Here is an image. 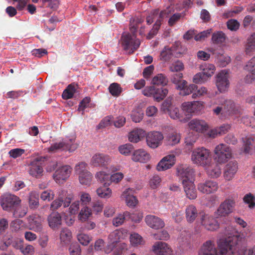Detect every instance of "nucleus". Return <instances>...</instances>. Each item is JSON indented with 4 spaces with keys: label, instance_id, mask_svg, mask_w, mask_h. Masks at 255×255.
I'll use <instances>...</instances> for the list:
<instances>
[{
    "label": "nucleus",
    "instance_id": "obj_1",
    "mask_svg": "<svg viewBox=\"0 0 255 255\" xmlns=\"http://www.w3.org/2000/svg\"><path fill=\"white\" fill-rule=\"evenodd\" d=\"M243 238L238 234L233 236L221 239L218 243L220 255H244L241 249Z\"/></svg>",
    "mask_w": 255,
    "mask_h": 255
},
{
    "label": "nucleus",
    "instance_id": "obj_2",
    "mask_svg": "<svg viewBox=\"0 0 255 255\" xmlns=\"http://www.w3.org/2000/svg\"><path fill=\"white\" fill-rule=\"evenodd\" d=\"M75 134L66 137L58 142L52 144L48 148L49 152H55L58 150H68L70 152L74 151L79 146V143L76 142Z\"/></svg>",
    "mask_w": 255,
    "mask_h": 255
},
{
    "label": "nucleus",
    "instance_id": "obj_3",
    "mask_svg": "<svg viewBox=\"0 0 255 255\" xmlns=\"http://www.w3.org/2000/svg\"><path fill=\"white\" fill-rule=\"evenodd\" d=\"M211 155L210 150L201 147L194 149L191 154V160L198 165L207 166L211 162Z\"/></svg>",
    "mask_w": 255,
    "mask_h": 255
},
{
    "label": "nucleus",
    "instance_id": "obj_4",
    "mask_svg": "<svg viewBox=\"0 0 255 255\" xmlns=\"http://www.w3.org/2000/svg\"><path fill=\"white\" fill-rule=\"evenodd\" d=\"M214 154L215 161L218 164H223L232 157V151L230 146L224 143H220L215 147Z\"/></svg>",
    "mask_w": 255,
    "mask_h": 255
},
{
    "label": "nucleus",
    "instance_id": "obj_5",
    "mask_svg": "<svg viewBox=\"0 0 255 255\" xmlns=\"http://www.w3.org/2000/svg\"><path fill=\"white\" fill-rule=\"evenodd\" d=\"M122 45L125 50H129V53H132L139 47L140 42L134 35L126 34L122 37Z\"/></svg>",
    "mask_w": 255,
    "mask_h": 255
},
{
    "label": "nucleus",
    "instance_id": "obj_6",
    "mask_svg": "<svg viewBox=\"0 0 255 255\" xmlns=\"http://www.w3.org/2000/svg\"><path fill=\"white\" fill-rule=\"evenodd\" d=\"M21 200L14 195L7 194L3 196L1 201L3 209L7 211H12L17 205H20Z\"/></svg>",
    "mask_w": 255,
    "mask_h": 255
},
{
    "label": "nucleus",
    "instance_id": "obj_7",
    "mask_svg": "<svg viewBox=\"0 0 255 255\" xmlns=\"http://www.w3.org/2000/svg\"><path fill=\"white\" fill-rule=\"evenodd\" d=\"M72 195H69L66 196V193L64 191H61V194L58 195L57 199L54 200L50 205L51 210H56L60 208L62 205L64 208L68 207L72 200Z\"/></svg>",
    "mask_w": 255,
    "mask_h": 255
},
{
    "label": "nucleus",
    "instance_id": "obj_8",
    "mask_svg": "<svg viewBox=\"0 0 255 255\" xmlns=\"http://www.w3.org/2000/svg\"><path fill=\"white\" fill-rule=\"evenodd\" d=\"M218 188V183L212 180H207L198 183L197 185L198 191L201 193L206 195L216 192Z\"/></svg>",
    "mask_w": 255,
    "mask_h": 255
},
{
    "label": "nucleus",
    "instance_id": "obj_9",
    "mask_svg": "<svg viewBox=\"0 0 255 255\" xmlns=\"http://www.w3.org/2000/svg\"><path fill=\"white\" fill-rule=\"evenodd\" d=\"M235 205V202L232 199H226L222 202L215 214L216 217H225L231 213L234 210Z\"/></svg>",
    "mask_w": 255,
    "mask_h": 255
},
{
    "label": "nucleus",
    "instance_id": "obj_10",
    "mask_svg": "<svg viewBox=\"0 0 255 255\" xmlns=\"http://www.w3.org/2000/svg\"><path fill=\"white\" fill-rule=\"evenodd\" d=\"M72 170V168L69 165L62 166L56 170L53 174V178L56 183H62L69 178Z\"/></svg>",
    "mask_w": 255,
    "mask_h": 255
},
{
    "label": "nucleus",
    "instance_id": "obj_11",
    "mask_svg": "<svg viewBox=\"0 0 255 255\" xmlns=\"http://www.w3.org/2000/svg\"><path fill=\"white\" fill-rule=\"evenodd\" d=\"M216 86L220 92H225L229 87V72L227 70H223L216 76Z\"/></svg>",
    "mask_w": 255,
    "mask_h": 255
},
{
    "label": "nucleus",
    "instance_id": "obj_12",
    "mask_svg": "<svg viewBox=\"0 0 255 255\" xmlns=\"http://www.w3.org/2000/svg\"><path fill=\"white\" fill-rule=\"evenodd\" d=\"M177 174L182 181H194V171L192 168L185 165H181L177 168Z\"/></svg>",
    "mask_w": 255,
    "mask_h": 255
},
{
    "label": "nucleus",
    "instance_id": "obj_13",
    "mask_svg": "<svg viewBox=\"0 0 255 255\" xmlns=\"http://www.w3.org/2000/svg\"><path fill=\"white\" fill-rule=\"evenodd\" d=\"M123 238V233L120 230H116L108 236V245L105 249V253H110L115 247V245Z\"/></svg>",
    "mask_w": 255,
    "mask_h": 255
},
{
    "label": "nucleus",
    "instance_id": "obj_14",
    "mask_svg": "<svg viewBox=\"0 0 255 255\" xmlns=\"http://www.w3.org/2000/svg\"><path fill=\"white\" fill-rule=\"evenodd\" d=\"M163 139L162 134L158 131L149 132L146 136L147 144L152 148L157 147L161 144Z\"/></svg>",
    "mask_w": 255,
    "mask_h": 255
},
{
    "label": "nucleus",
    "instance_id": "obj_15",
    "mask_svg": "<svg viewBox=\"0 0 255 255\" xmlns=\"http://www.w3.org/2000/svg\"><path fill=\"white\" fill-rule=\"evenodd\" d=\"M224 115L230 116L240 115L241 108L239 105L236 104L233 101L226 100L224 104Z\"/></svg>",
    "mask_w": 255,
    "mask_h": 255
},
{
    "label": "nucleus",
    "instance_id": "obj_16",
    "mask_svg": "<svg viewBox=\"0 0 255 255\" xmlns=\"http://www.w3.org/2000/svg\"><path fill=\"white\" fill-rule=\"evenodd\" d=\"M144 221L148 227L155 230L162 229L165 226L164 222L162 219L152 215L146 216Z\"/></svg>",
    "mask_w": 255,
    "mask_h": 255
},
{
    "label": "nucleus",
    "instance_id": "obj_17",
    "mask_svg": "<svg viewBox=\"0 0 255 255\" xmlns=\"http://www.w3.org/2000/svg\"><path fill=\"white\" fill-rule=\"evenodd\" d=\"M238 169L236 161H231L226 164L224 168L223 176L225 180L230 181L235 176Z\"/></svg>",
    "mask_w": 255,
    "mask_h": 255
},
{
    "label": "nucleus",
    "instance_id": "obj_18",
    "mask_svg": "<svg viewBox=\"0 0 255 255\" xmlns=\"http://www.w3.org/2000/svg\"><path fill=\"white\" fill-rule=\"evenodd\" d=\"M202 225L209 231H215L219 227L218 221L212 216L205 214L202 216L201 219Z\"/></svg>",
    "mask_w": 255,
    "mask_h": 255
},
{
    "label": "nucleus",
    "instance_id": "obj_19",
    "mask_svg": "<svg viewBox=\"0 0 255 255\" xmlns=\"http://www.w3.org/2000/svg\"><path fill=\"white\" fill-rule=\"evenodd\" d=\"M184 191L186 197L190 199L193 200L197 196V191L194 183V181H182Z\"/></svg>",
    "mask_w": 255,
    "mask_h": 255
},
{
    "label": "nucleus",
    "instance_id": "obj_20",
    "mask_svg": "<svg viewBox=\"0 0 255 255\" xmlns=\"http://www.w3.org/2000/svg\"><path fill=\"white\" fill-rule=\"evenodd\" d=\"M175 156L173 154L164 157L157 165V170L160 171L170 168L175 164Z\"/></svg>",
    "mask_w": 255,
    "mask_h": 255
},
{
    "label": "nucleus",
    "instance_id": "obj_21",
    "mask_svg": "<svg viewBox=\"0 0 255 255\" xmlns=\"http://www.w3.org/2000/svg\"><path fill=\"white\" fill-rule=\"evenodd\" d=\"M111 161L110 157L103 153H97L95 154L91 160V164L95 166H104Z\"/></svg>",
    "mask_w": 255,
    "mask_h": 255
},
{
    "label": "nucleus",
    "instance_id": "obj_22",
    "mask_svg": "<svg viewBox=\"0 0 255 255\" xmlns=\"http://www.w3.org/2000/svg\"><path fill=\"white\" fill-rule=\"evenodd\" d=\"M150 158V154L143 149L134 150L131 156V159L135 162L146 163Z\"/></svg>",
    "mask_w": 255,
    "mask_h": 255
},
{
    "label": "nucleus",
    "instance_id": "obj_23",
    "mask_svg": "<svg viewBox=\"0 0 255 255\" xmlns=\"http://www.w3.org/2000/svg\"><path fill=\"white\" fill-rule=\"evenodd\" d=\"M199 255H218L217 250L213 241L209 240L204 243L199 253Z\"/></svg>",
    "mask_w": 255,
    "mask_h": 255
},
{
    "label": "nucleus",
    "instance_id": "obj_24",
    "mask_svg": "<svg viewBox=\"0 0 255 255\" xmlns=\"http://www.w3.org/2000/svg\"><path fill=\"white\" fill-rule=\"evenodd\" d=\"M152 250L156 255H170L171 253L168 245L163 242H156L153 246Z\"/></svg>",
    "mask_w": 255,
    "mask_h": 255
},
{
    "label": "nucleus",
    "instance_id": "obj_25",
    "mask_svg": "<svg viewBox=\"0 0 255 255\" xmlns=\"http://www.w3.org/2000/svg\"><path fill=\"white\" fill-rule=\"evenodd\" d=\"M197 89V86L195 84L187 85V82L185 80H183L177 87V90H179L180 95L182 96H187L193 93Z\"/></svg>",
    "mask_w": 255,
    "mask_h": 255
},
{
    "label": "nucleus",
    "instance_id": "obj_26",
    "mask_svg": "<svg viewBox=\"0 0 255 255\" xmlns=\"http://www.w3.org/2000/svg\"><path fill=\"white\" fill-rule=\"evenodd\" d=\"M189 127L191 129L199 132H202L208 128V126L205 121L197 119L191 120L189 123Z\"/></svg>",
    "mask_w": 255,
    "mask_h": 255
},
{
    "label": "nucleus",
    "instance_id": "obj_27",
    "mask_svg": "<svg viewBox=\"0 0 255 255\" xmlns=\"http://www.w3.org/2000/svg\"><path fill=\"white\" fill-rule=\"evenodd\" d=\"M47 220L49 227L52 229H55L61 225L62 217L59 213L53 212L48 216Z\"/></svg>",
    "mask_w": 255,
    "mask_h": 255
},
{
    "label": "nucleus",
    "instance_id": "obj_28",
    "mask_svg": "<svg viewBox=\"0 0 255 255\" xmlns=\"http://www.w3.org/2000/svg\"><path fill=\"white\" fill-rule=\"evenodd\" d=\"M133 190L131 188L127 189L122 194L121 197L125 199L127 205L128 207H134L137 203V200L132 195Z\"/></svg>",
    "mask_w": 255,
    "mask_h": 255
},
{
    "label": "nucleus",
    "instance_id": "obj_29",
    "mask_svg": "<svg viewBox=\"0 0 255 255\" xmlns=\"http://www.w3.org/2000/svg\"><path fill=\"white\" fill-rule=\"evenodd\" d=\"M43 171L42 166L39 161L34 160L31 162L29 169V173L31 175L38 177L42 175Z\"/></svg>",
    "mask_w": 255,
    "mask_h": 255
},
{
    "label": "nucleus",
    "instance_id": "obj_30",
    "mask_svg": "<svg viewBox=\"0 0 255 255\" xmlns=\"http://www.w3.org/2000/svg\"><path fill=\"white\" fill-rule=\"evenodd\" d=\"M133 214H130L128 211H125L123 214H120L113 220V224L116 227L122 225L125 221L131 219L133 220Z\"/></svg>",
    "mask_w": 255,
    "mask_h": 255
},
{
    "label": "nucleus",
    "instance_id": "obj_31",
    "mask_svg": "<svg viewBox=\"0 0 255 255\" xmlns=\"http://www.w3.org/2000/svg\"><path fill=\"white\" fill-rule=\"evenodd\" d=\"M198 215V211L195 206L190 205L187 206L185 210V217L188 223H193L195 220Z\"/></svg>",
    "mask_w": 255,
    "mask_h": 255
},
{
    "label": "nucleus",
    "instance_id": "obj_32",
    "mask_svg": "<svg viewBox=\"0 0 255 255\" xmlns=\"http://www.w3.org/2000/svg\"><path fill=\"white\" fill-rule=\"evenodd\" d=\"M146 133L141 128H135L129 133L128 140L133 143H137L144 137Z\"/></svg>",
    "mask_w": 255,
    "mask_h": 255
},
{
    "label": "nucleus",
    "instance_id": "obj_33",
    "mask_svg": "<svg viewBox=\"0 0 255 255\" xmlns=\"http://www.w3.org/2000/svg\"><path fill=\"white\" fill-rule=\"evenodd\" d=\"M207 166L206 170L209 176L213 178H217L221 175L222 173L221 168L218 163H213Z\"/></svg>",
    "mask_w": 255,
    "mask_h": 255
},
{
    "label": "nucleus",
    "instance_id": "obj_34",
    "mask_svg": "<svg viewBox=\"0 0 255 255\" xmlns=\"http://www.w3.org/2000/svg\"><path fill=\"white\" fill-rule=\"evenodd\" d=\"M78 86L77 84H71L63 92L62 97L63 99L67 100L72 98L74 94L77 92Z\"/></svg>",
    "mask_w": 255,
    "mask_h": 255
},
{
    "label": "nucleus",
    "instance_id": "obj_35",
    "mask_svg": "<svg viewBox=\"0 0 255 255\" xmlns=\"http://www.w3.org/2000/svg\"><path fill=\"white\" fill-rule=\"evenodd\" d=\"M29 207L30 209L34 210L38 208L39 205V195L35 192L30 193L28 198Z\"/></svg>",
    "mask_w": 255,
    "mask_h": 255
},
{
    "label": "nucleus",
    "instance_id": "obj_36",
    "mask_svg": "<svg viewBox=\"0 0 255 255\" xmlns=\"http://www.w3.org/2000/svg\"><path fill=\"white\" fill-rule=\"evenodd\" d=\"M255 51V33L251 34L247 39V43L245 45V52L250 55Z\"/></svg>",
    "mask_w": 255,
    "mask_h": 255
},
{
    "label": "nucleus",
    "instance_id": "obj_37",
    "mask_svg": "<svg viewBox=\"0 0 255 255\" xmlns=\"http://www.w3.org/2000/svg\"><path fill=\"white\" fill-rule=\"evenodd\" d=\"M198 104V101L184 102L182 104V109L187 115H189L195 112Z\"/></svg>",
    "mask_w": 255,
    "mask_h": 255
},
{
    "label": "nucleus",
    "instance_id": "obj_38",
    "mask_svg": "<svg viewBox=\"0 0 255 255\" xmlns=\"http://www.w3.org/2000/svg\"><path fill=\"white\" fill-rule=\"evenodd\" d=\"M244 142V151L246 153H249L250 150L255 148V135H251L247 136Z\"/></svg>",
    "mask_w": 255,
    "mask_h": 255
},
{
    "label": "nucleus",
    "instance_id": "obj_39",
    "mask_svg": "<svg viewBox=\"0 0 255 255\" xmlns=\"http://www.w3.org/2000/svg\"><path fill=\"white\" fill-rule=\"evenodd\" d=\"M92 179V174L90 172H83L79 174L80 183L82 185L89 186Z\"/></svg>",
    "mask_w": 255,
    "mask_h": 255
},
{
    "label": "nucleus",
    "instance_id": "obj_40",
    "mask_svg": "<svg viewBox=\"0 0 255 255\" xmlns=\"http://www.w3.org/2000/svg\"><path fill=\"white\" fill-rule=\"evenodd\" d=\"M96 178L104 186H109L111 184L110 175L104 171H100L96 174Z\"/></svg>",
    "mask_w": 255,
    "mask_h": 255
},
{
    "label": "nucleus",
    "instance_id": "obj_41",
    "mask_svg": "<svg viewBox=\"0 0 255 255\" xmlns=\"http://www.w3.org/2000/svg\"><path fill=\"white\" fill-rule=\"evenodd\" d=\"M168 82V79L163 74H158L155 76L151 81V84L154 85L165 86Z\"/></svg>",
    "mask_w": 255,
    "mask_h": 255
},
{
    "label": "nucleus",
    "instance_id": "obj_42",
    "mask_svg": "<svg viewBox=\"0 0 255 255\" xmlns=\"http://www.w3.org/2000/svg\"><path fill=\"white\" fill-rule=\"evenodd\" d=\"M226 35L222 31H218L213 33L212 41L214 44H221L225 41Z\"/></svg>",
    "mask_w": 255,
    "mask_h": 255
},
{
    "label": "nucleus",
    "instance_id": "obj_43",
    "mask_svg": "<svg viewBox=\"0 0 255 255\" xmlns=\"http://www.w3.org/2000/svg\"><path fill=\"white\" fill-rule=\"evenodd\" d=\"M166 139L167 144L171 145H174L179 142L180 135V134L177 132H173L168 134Z\"/></svg>",
    "mask_w": 255,
    "mask_h": 255
},
{
    "label": "nucleus",
    "instance_id": "obj_44",
    "mask_svg": "<svg viewBox=\"0 0 255 255\" xmlns=\"http://www.w3.org/2000/svg\"><path fill=\"white\" fill-rule=\"evenodd\" d=\"M231 128V126L229 124H223L220 127L216 128L213 130H212L211 132L213 133V137H214L215 135H217L218 134L222 135L227 132ZM212 134H210L211 136Z\"/></svg>",
    "mask_w": 255,
    "mask_h": 255
},
{
    "label": "nucleus",
    "instance_id": "obj_45",
    "mask_svg": "<svg viewBox=\"0 0 255 255\" xmlns=\"http://www.w3.org/2000/svg\"><path fill=\"white\" fill-rule=\"evenodd\" d=\"M168 90L165 88H156L154 99L157 102L162 100L167 95Z\"/></svg>",
    "mask_w": 255,
    "mask_h": 255
},
{
    "label": "nucleus",
    "instance_id": "obj_46",
    "mask_svg": "<svg viewBox=\"0 0 255 255\" xmlns=\"http://www.w3.org/2000/svg\"><path fill=\"white\" fill-rule=\"evenodd\" d=\"M108 187L104 186L98 188L96 190L98 195L101 198H110L112 195V190Z\"/></svg>",
    "mask_w": 255,
    "mask_h": 255
},
{
    "label": "nucleus",
    "instance_id": "obj_47",
    "mask_svg": "<svg viewBox=\"0 0 255 255\" xmlns=\"http://www.w3.org/2000/svg\"><path fill=\"white\" fill-rule=\"evenodd\" d=\"M169 115L171 118L174 120H178L180 121H183L182 114L180 113L179 109L176 107H170L168 110Z\"/></svg>",
    "mask_w": 255,
    "mask_h": 255
},
{
    "label": "nucleus",
    "instance_id": "obj_48",
    "mask_svg": "<svg viewBox=\"0 0 255 255\" xmlns=\"http://www.w3.org/2000/svg\"><path fill=\"white\" fill-rule=\"evenodd\" d=\"M210 78L202 71L195 74L193 78V81L195 84L204 83Z\"/></svg>",
    "mask_w": 255,
    "mask_h": 255
},
{
    "label": "nucleus",
    "instance_id": "obj_49",
    "mask_svg": "<svg viewBox=\"0 0 255 255\" xmlns=\"http://www.w3.org/2000/svg\"><path fill=\"white\" fill-rule=\"evenodd\" d=\"M13 213V216L14 218H22L27 212V209L26 208L22 207L19 205H17L16 207L14 208L11 211Z\"/></svg>",
    "mask_w": 255,
    "mask_h": 255
},
{
    "label": "nucleus",
    "instance_id": "obj_50",
    "mask_svg": "<svg viewBox=\"0 0 255 255\" xmlns=\"http://www.w3.org/2000/svg\"><path fill=\"white\" fill-rule=\"evenodd\" d=\"M172 55L171 48L165 46L160 53V59L163 61H167L171 58Z\"/></svg>",
    "mask_w": 255,
    "mask_h": 255
},
{
    "label": "nucleus",
    "instance_id": "obj_51",
    "mask_svg": "<svg viewBox=\"0 0 255 255\" xmlns=\"http://www.w3.org/2000/svg\"><path fill=\"white\" fill-rule=\"evenodd\" d=\"M72 238V233L68 228H63L61 230L60 234V239L62 242L67 243Z\"/></svg>",
    "mask_w": 255,
    "mask_h": 255
},
{
    "label": "nucleus",
    "instance_id": "obj_52",
    "mask_svg": "<svg viewBox=\"0 0 255 255\" xmlns=\"http://www.w3.org/2000/svg\"><path fill=\"white\" fill-rule=\"evenodd\" d=\"M109 90L112 96L116 97L119 96L122 92L120 85L117 83L111 84L109 87Z\"/></svg>",
    "mask_w": 255,
    "mask_h": 255
},
{
    "label": "nucleus",
    "instance_id": "obj_53",
    "mask_svg": "<svg viewBox=\"0 0 255 255\" xmlns=\"http://www.w3.org/2000/svg\"><path fill=\"white\" fill-rule=\"evenodd\" d=\"M133 150V146L132 144L127 143L122 145L119 147V152L123 155L127 156L131 154Z\"/></svg>",
    "mask_w": 255,
    "mask_h": 255
},
{
    "label": "nucleus",
    "instance_id": "obj_54",
    "mask_svg": "<svg viewBox=\"0 0 255 255\" xmlns=\"http://www.w3.org/2000/svg\"><path fill=\"white\" fill-rule=\"evenodd\" d=\"M202 71L210 78L214 74L215 71V67L212 64H206L201 67Z\"/></svg>",
    "mask_w": 255,
    "mask_h": 255
},
{
    "label": "nucleus",
    "instance_id": "obj_55",
    "mask_svg": "<svg viewBox=\"0 0 255 255\" xmlns=\"http://www.w3.org/2000/svg\"><path fill=\"white\" fill-rule=\"evenodd\" d=\"M161 20L157 19L154 24L153 25V26L152 28L151 29V30L149 31V32L148 33L147 35V38L148 39H150L152 38L155 35H156L159 29H160V26H161Z\"/></svg>",
    "mask_w": 255,
    "mask_h": 255
},
{
    "label": "nucleus",
    "instance_id": "obj_56",
    "mask_svg": "<svg viewBox=\"0 0 255 255\" xmlns=\"http://www.w3.org/2000/svg\"><path fill=\"white\" fill-rule=\"evenodd\" d=\"M130 242L132 246H137L142 244L143 239L142 237L138 234L133 233L130 235Z\"/></svg>",
    "mask_w": 255,
    "mask_h": 255
},
{
    "label": "nucleus",
    "instance_id": "obj_57",
    "mask_svg": "<svg viewBox=\"0 0 255 255\" xmlns=\"http://www.w3.org/2000/svg\"><path fill=\"white\" fill-rule=\"evenodd\" d=\"M245 69L251 72L252 79H255V74L254 73L255 71V56L247 62Z\"/></svg>",
    "mask_w": 255,
    "mask_h": 255
},
{
    "label": "nucleus",
    "instance_id": "obj_58",
    "mask_svg": "<svg viewBox=\"0 0 255 255\" xmlns=\"http://www.w3.org/2000/svg\"><path fill=\"white\" fill-rule=\"evenodd\" d=\"M91 215V210L87 207H84L82 208L80 211L78 217L80 221L84 222L86 221Z\"/></svg>",
    "mask_w": 255,
    "mask_h": 255
},
{
    "label": "nucleus",
    "instance_id": "obj_59",
    "mask_svg": "<svg viewBox=\"0 0 255 255\" xmlns=\"http://www.w3.org/2000/svg\"><path fill=\"white\" fill-rule=\"evenodd\" d=\"M30 229L36 232H41L42 230V226L39 219H33L30 224Z\"/></svg>",
    "mask_w": 255,
    "mask_h": 255
},
{
    "label": "nucleus",
    "instance_id": "obj_60",
    "mask_svg": "<svg viewBox=\"0 0 255 255\" xmlns=\"http://www.w3.org/2000/svg\"><path fill=\"white\" fill-rule=\"evenodd\" d=\"M212 31V30L211 28L203 31L195 35L194 36V39L197 41H204L206 38L208 37L210 35Z\"/></svg>",
    "mask_w": 255,
    "mask_h": 255
},
{
    "label": "nucleus",
    "instance_id": "obj_61",
    "mask_svg": "<svg viewBox=\"0 0 255 255\" xmlns=\"http://www.w3.org/2000/svg\"><path fill=\"white\" fill-rule=\"evenodd\" d=\"M182 77L183 74L181 73H174L171 75V81L175 84L176 89L178 86L184 80L182 79Z\"/></svg>",
    "mask_w": 255,
    "mask_h": 255
},
{
    "label": "nucleus",
    "instance_id": "obj_62",
    "mask_svg": "<svg viewBox=\"0 0 255 255\" xmlns=\"http://www.w3.org/2000/svg\"><path fill=\"white\" fill-rule=\"evenodd\" d=\"M77 239L80 243L83 246H87L92 240V237L85 234H79L77 235Z\"/></svg>",
    "mask_w": 255,
    "mask_h": 255
},
{
    "label": "nucleus",
    "instance_id": "obj_63",
    "mask_svg": "<svg viewBox=\"0 0 255 255\" xmlns=\"http://www.w3.org/2000/svg\"><path fill=\"white\" fill-rule=\"evenodd\" d=\"M54 194L51 190H47L42 192L40 195L41 199L43 201H50L53 199Z\"/></svg>",
    "mask_w": 255,
    "mask_h": 255
},
{
    "label": "nucleus",
    "instance_id": "obj_64",
    "mask_svg": "<svg viewBox=\"0 0 255 255\" xmlns=\"http://www.w3.org/2000/svg\"><path fill=\"white\" fill-rule=\"evenodd\" d=\"M230 62V58L228 56H225L221 55L216 59V62L220 67H224L226 66Z\"/></svg>",
    "mask_w": 255,
    "mask_h": 255
}]
</instances>
